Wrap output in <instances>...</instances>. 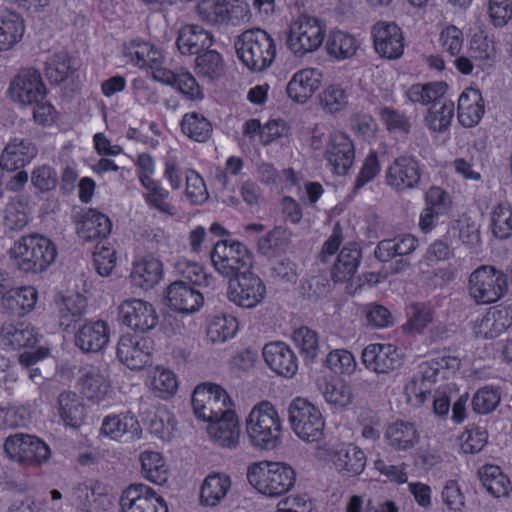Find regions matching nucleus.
<instances>
[{
    "label": "nucleus",
    "mask_w": 512,
    "mask_h": 512,
    "mask_svg": "<svg viewBox=\"0 0 512 512\" xmlns=\"http://www.w3.org/2000/svg\"><path fill=\"white\" fill-rule=\"evenodd\" d=\"M8 254L21 272L38 274L46 271L54 263L57 248L49 238L33 233L15 241Z\"/></svg>",
    "instance_id": "f257e3e1"
},
{
    "label": "nucleus",
    "mask_w": 512,
    "mask_h": 512,
    "mask_svg": "<svg viewBox=\"0 0 512 512\" xmlns=\"http://www.w3.org/2000/svg\"><path fill=\"white\" fill-rule=\"evenodd\" d=\"M250 443L262 450L278 446L282 433L281 420L275 407L268 401L257 403L246 419Z\"/></svg>",
    "instance_id": "f03ea898"
},
{
    "label": "nucleus",
    "mask_w": 512,
    "mask_h": 512,
    "mask_svg": "<svg viewBox=\"0 0 512 512\" xmlns=\"http://www.w3.org/2000/svg\"><path fill=\"white\" fill-rule=\"evenodd\" d=\"M247 479L260 493L278 497L291 490L296 481V473L286 463L260 462L248 468Z\"/></svg>",
    "instance_id": "7ed1b4c3"
},
{
    "label": "nucleus",
    "mask_w": 512,
    "mask_h": 512,
    "mask_svg": "<svg viewBox=\"0 0 512 512\" xmlns=\"http://www.w3.org/2000/svg\"><path fill=\"white\" fill-rule=\"evenodd\" d=\"M235 48L242 63L256 72L270 67L276 56L274 40L259 28L243 32L235 41Z\"/></svg>",
    "instance_id": "20e7f679"
},
{
    "label": "nucleus",
    "mask_w": 512,
    "mask_h": 512,
    "mask_svg": "<svg viewBox=\"0 0 512 512\" xmlns=\"http://www.w3.org/2000/svg\"><path fill=\"white\" fill-rule=\"evenodd\" d=\"M326 25L317 17L301 14L290 24L286 38L289 50L297 57L316 51L323 43Z\"/></svg>",
    "instance_id": "39448f33"
},
{
    "label": "nucleus",
    "mask_w": 512,
    "mask_h": 512,
    "mask_svg": "<svg viewBox=\"0 0 512 512\" xmlns=\"http://www.w3.org/2000/svg\"><path fill=\"white\" fill-rule=\"evenodd\" d=\"M288 421L293 432L303 441L319 442L324 436L325 421L318 407L296 397L288 407Z\"/></svg>",
    "instance_id": "423d86ee"
},
{
    "label": "nucleus",
    "mask_w": 512,
    "mask_h": 512,
    "mask_svg": "<svg viewBox=\"0 0 512 512\" xmlns=\"http://www.w3.org/2000/svg\"><path fill=\"white\" fill-rule=\"evenodd\" d=\"M210 257L216 271L230 280L249 272L252 266V253L238 241H218Z\"/></svg>",
    "instance_id": "0eeeda50"
},
{
    "label": "nucleus",
    "mask_w": 512,
    "mask_h": 512,
    "mask_svg": "<svg viewBox=\"0 0 512 512\" xmlns=\"http://www.w3.org/2000/svg\"><path fill=\"white\" fill-rule=\"evenodd\" d=\"M507 288L506 274L490 265H482L475 269L468 281L469 295L477 304L498 301L504 296Z\"/></svg>",
    "instance_id": "6e6552de"
},
{
    "label": "nucleus",
    "mask_w": 512,
    "mask_h": 512,
    "mask_svg": "<svg viewBox=\"0 0 512 512\" xmlns=\"http://www.w3.org/2000/svg\"><path fill=\"white\" fill-rule=\"evenodd\" d=\"M4 451L9 459L25 466H37L50 459L49 446L36 436L17 433L4 442Z\"/></svg>",
    "instance_id": "1a4fd4ad"
},
{
    "label": "nucleus",
    "mask_w": 512,
    "mask_h": 512,
    "mask_svg": "<svg viewBox=\"0 0 512 512\" xmlns=\"http://www.w3.org/2000/svg\"><path fill=\"white\" fill-rule=\"evenodd\" d=\"M191 403L195 416L206 422L231 411L228 394L216 384L198 385L193 391Z\"/></svg>",
    "instance_id": "9d476101"
},
{
    "label": "nucleus",
    "mask_w": 512,
    "mask_h": 512,
    "mask_svg": "<svg viewBox=\"0 0 512 512\" xmlns=\"http://www.w3.org/2000/svg\"><path fill=\"white\" fill-rule=\"evenodd\" d=\"M46 93L41 73L34 67L21 68L8 87L10 98L23 105H33L42 101Z\"/></svg>",
    "instance_id": "9b49d317"
},
{
    "label": "nucleus",
    "mask_w": 512,
    "mask_h": 512,
    "mask_svg": "<svg viewBox=\"0 0 512 512\" xmlns=\"http://www.w3.org/2000/svg\"><path fill=\"white\" fill-rule=\"evenodd\" d=\"M121 512H168L164 499L143 483H132L120 497Z\"/></svg>",
    "instance_id": "f8f14e48"
},
{
    "label": "nucleus",
    "mask_w": 512,
    "mask_h": 512,
    "mask_svg": "<svg viewBox=\"0 0 512 512\" xmlns=\"http://www.w3.org/2000/svg\"><path fill=\"white\" fill-rule=\"evenodd\" d=\"M265 296V284L259 276L250 271L229 281L227 297L239 307L254 308L263 302Z\"/></svg>",
    "instance_id": "ddd939ff"
},
{
    "label": "nucleus",
    "mask_w": 512,
    "mask_h": 512,
    "mask_svg": "<svg viewBox=\"0 0 512 512\" xmlns=\"http://www.w3.org/2000/svg\"><path fill=\"white\" fill-rule=\"evenodd\" d=\"M373 46L376 53L383 58L394 60L402 56L404 36L395 22L378 21L371 27Z\"/></svg>",
    "instance_id": "4468645a"
},
{
    "label": "nucleus",
    "mask_w": 512,
    "mask_h": 512,
    "mask_svg": "<svg viewBox=\"0 0 512 512\" xmlns=\"http://www.w3.org/2000/svg\"><path fill=\"white\" fill-rule=\"evenodd\" d=\"M153 341L144 336L126 334L117 345V357L132 370L141 369L151 361Z\"/></svg>",
    "instance_id": "2eb2a0df"
},
{
    "label": "nucleus",
    "mask_w": 512,
    "mask_h": 512,
    "mask_svg": "<svg viewBox=\"0 0 512 512\" xmlns=\"http://www.w3.org/2000/svg\"><path fill=\"white\" fill-rule=\"evenodd\" d=\"M118 312L123 324L139 332L153 329L158 322V316L152 304L141 299L123 301Z\"/></svg>",
    "instance_id": "dca6fc26"
},
{
    "label": "nucleus",
    "mask_w": 512,
    "mask_h": 512,
    "mask_svg": "<svg viewBox=\"0 0 512 512\" xmlns=\"http://www.w3.org/2000/svg\"><path fill=\"white\" fill-rule=\"evenodd\" d=\"M422 171L419 162L411 156L396 158L386 171V182L398 192L418 187Z\"/></svg>",
    "instance_id": "f3484780"
},
{
    "label": "nucleus",
    "mask_w": 512,
    "mask_h": 512,
    "mask_svg": "<svg viewBox=\"0 0 512 512\" xmlns=\"http://www.w3.org/2000/svg\"><path fill=\"white\" fill-rule=\"evenodd\" d=\"M362 363L377 374H388L402 365L398 348L392 344L373 343L362 351Z\"/></svg>",
    "instance_id": "a211bd4d"
},
{
    "label": "nucleus",
    "mask_w": 512,
    "mask_h": 512,
    "mask_svg": "<svg viewBox=\"0 0 512 512\" xmlns=\"http://www.w3.org/2000/svg\"><path fill=\"white\" fill-rule=\"evenodd\" d=\"M110 329L104 320L87 321L75 333V345L84 353L100 352L109 342Z\"/></svg>",
    "instance_id": "6ab92c4d"
},
{
    "label": "nucleus",
    "mask_w": 512,
    "mask_h": 512,
    "mask_svg": "<svg viewBox=\"0 0 512 512\" xmlns=\"http://www.w3.org/2000/svg\"><path fill=\"white\" fill-rule=\"evenodd\" d=\"M167 306L180 313H193L203 305V295L187 284L179 280L171 283L165 292Z\"/></svg>",
    "instance_id": "aec40b11"
},
{
    "label": "nucleus",
    "mask_w": 512,
    "mask_h": 512,
    "mask_svg": "<svg viewBox=\"0 0 512 512\" xmlns=\"http://www.w3.org/2000/svg\"><path fill=\"white\" fill-rule=\"evenodd\" d=\"M354 157V145L346 134L336 132L330 136L325 158L334 173L344 175L352 166Z\"/></svg>",
    "instance_id": "412c9836"
},
{
    "label": "nucleus",
    "mask_w": 512,
    "mask_h": 512,
    "mask_svg": "<svg viewBox=\"0 0 512 512\" xmlns=\"http://www.w3.org/2000/svg\"><path fill=\"white\" fill-rule=\"evenodd\" d=\"M266 364L280 376L292 377L298 370V359L294 351L284 342H271L264 346Z\"/></svg>",
    "instance_id": "4be33fe9"
},
{
    "label": "nucleus",
    "mask_w": 512,
    "mask_h": 512,
    "mask_svg": "<svg viewBox=\"0 0 512 512\" xmlns=\"http://www.w3.org/2000/svg\"><path fill=\"white\" fill-rule=\"evenodd\" d=\"M512 325V307H492L476 322L475 335L478 338L494 339Z\"/></svg>",
    "instance_id": "5701e85b"
},
{
    "label": "nucleus",
    "mask_w": 512,
    "mask_h": 512,
    "mask_svg": "<svg viewBox=\"0 0 512 512\" xmlns=\"http://www.w3.org/2000/svg\"><path fill=\"white\" fill-rule=\"evenodd\" d=\"M38 154L36 145L26 138L11 139L2 152V168L13 171L30 163Z\"/></svg>",
    "instance_id": "b1692460"
},
{
    "label": "nucleus",
    "mask_w": 512,
    "mask_h": 512,
    "mask_svg": "<svg viewBox=\"0 0 512 512\" xmlns=\"http://www.w3.org/2000/svg\"><path fill=\"white\" fill-rule=\"evenodd\" d=\"M101 433L113 440L128 436L132 440L141 438L142 428L138 419L131 413H120L106 416L101 425Z\"/></svg>",
    "instance_id": "393cba45"
},
{
    "label": "nucleus",
    "mask_w": 512,
    "mask_h": 512,
    "mask_svg": "<svg viewBox=\"0 0 512 512\" xmlns=\"http://www.w3.org/2000/svg\"><path fill=\"white\" fill-rule=\"evenodd\" d=\"M208 433L222 447L235 448L239 443L240 427L234 411L208 421Z\"/></svg>",
    "instance_id": "a878e982"
},
{
    "label": "nucleus",
    "mask_w": 512,
    "mask_h": 512,
    "mask_svg": "<svg viewBox=\"0 0 512 512\" xmlns=\"http://www.w3.org/2000/svg\"><path fill=\"white\" fill-rule=\"evenodd\" d=\"M213 44V35L200 25H185L176 39L178 50L183 55H199Z\"/></svg>",
    "instance_id": "bb28decb"
},
{
    "label": "nucleus",
    "mask_w": 512,
    "mask_h": 512,
    "mask_svg": "<svg viewBox=\"0 0 512 512\" xmlns=\"http://www.w3.org/2000/svg\"><path fill=\"white\" fill-rule=\"evenodd\" d=\"M321 73L317 69H303L294 74L286 87L289 98L305 103L319 89Z\"/></svg>",
    "instance_id": "cd10ccee"
},
{
    "label": "nucleus",
    "mask_w": 512,
    "mask_h": 512,
    "mask_svg": "<svg viewBox=\"0 0 512 512\" xmlns=\"http://www.w3.org/2000/svg\"><path fill=\"white\" fill-rule=\"evenodd\" d=\"M332 461L342 475L354 477L363 472L366 455L354 444H342L334 451Z\"/></svg>",
    "instance_id": "c85d7f7f"
},
{
    "label": "nucleus",
    "mask_w": 512,
    "mask_h": 512,
    "mask_svg": "<svg viewBox=\"0 0 512 512\" xmlns=\"http://www.w3.org/2000/svg\"><path fill=\"white\" fill-rule=\"evenodd\" d=\"M458 120L467 128L474 127L482 119L485 109L481 92L478 89H465L458 99Z\"/></svg>",
    "instance_id": "c756f323"
},
{
    "label": "nucleus",
    "mask_w": 512,
    "mask_h": 512,
    "mask_svg": "<svg viewBox=\"0 0 512 512\" xmlns=\"http://www.w3.org/2000/svg\"><path fill=\"white\" fill-rule=\"evenodd\" d=\"M110 219L95 209H88L78 223L77 233L85 241L105 239L111 233Z\"/></svg>",
    "instance_id": "7c9ffc66"
},
{
    "label": "nucleus",
    "mask_w": 512,
    "mask_h": 512,
    "mask_svg": "<svg viewBox=\"0 0 512 512\" xmlns=\"http://www.w3.org/2000/svg\"><path fill=\"white\" fill-rule=\"evenodd\" d=\"M385 438L394 450L407 451L419 442L420 435L414 423L397 420L387 427Z\"/></svg>",
    "instance_id": "2f4dec72"
},
{
    "label": "nucleus",
    "mask_w": 512,
    "mask_h": 512,
    "mask_svg": "<svg viewBox=\"0 0 512 512\" xmlns=\"http://www.w3.org/2000/svg\"><path fill=\"white\" fill-rule=\"evenodd\" d=\"M55 408L66 426L78 428L85 418V407L76 393L65 390L56 400Z\"/></svg>",
    "instance_id": "473e14b6"
},
{
    "label": "nucleus",
    "mask_w": 512,
    "mask_h": 512,
    "mask_svg": "<svg viewBox=\"0 0 512 512\" xmlns=\"http://www.w3.org/2000/svg\"><path fill=\"white\" fill-rule=\"evenodd\" d=\"M362 254L357 244L344 246L340 251L331 271L335 282L349 281L356 273Z\"/></svg>",
    "instance_id": "72a5a7b5"
},
{
    "label": "nucleus",
    "mask_w": 512,
    "mask_h": 512,
    "mask_svg": "<svg viewBox=\"0 0 512 512\" xmlns=\"http://www.w3.org/2000/svg\"><path fill=\"white\" fill-rule=\"evenodd\" d=\"M418 246V240L410 234L399 235L393 239H385L378 243L375 256L382 262H387L393 257L411 254Z\"/></svg>",
    "instance_id": "f704fd0d"
},
{
    "label": "nucleus",
    "mask_w": 512,
    "mask_h": 512,
    "mask_svg": "<svg viewBox=\"0 0 512 512\" xmlns=\"http://www.w3.org/2000/svg\"><path fill=\"white\" fill-rule=\"evenodd\" d=\"M78 70L77 62L67 52L59 51L45 62V74L51 84H60Z\"/></svg>",
    "instance_id": "c9c22d12"
},
{
    "label": "nucleus",
    "mask_w": 512,
    "mask_h": 512,
    "mask_svg": "<svg viewBox=\"0 0 512 512\" xmlns=\"http://www.w3.org/2000/svg\"><path fill=\"white\" fill-rule=\"evenodd\" d=\"M37 299L38 292L34 287L16 288L14 285L11 291L1 299V305L13 314L21 316L34 309Z\"/></svg>",
    "instance_id": "e433bc0d"
},
{
    "label": "nucleus",
    "mask_w": 512,
    "mask_h": 512,
    "mask_svg": "<svg viewBox=\"0 0 512 512\" xmlns=\"http://www.w3.org/2000/svg\"><path fill=\"white\" fill-rule=\"evenodd\" d=\"M81 393L89 400L101 401L110 389L108 378L99 368L91 367L78 379Z\"/></svg>",
    "instance_id": "4c0bfd02"
},
{
    "label": "nucleus",
    "mask_w": 512,
    "mask_h": 512,
    "mask_svg": "<svg viewBox=\"0 0 512 512\" xmlns=\"http://www.w3.org/2000/svg\"><path fill=\"white\" fill-rule=\"evenodd\" d=\"M162 274V263L159 260L144 258L134 264L130 278L135 286L148 290L159 283Z\"/></svg>",
    "instance_id": "58836bf2"
},
{
    "label": "nucleus",
    "mask_w": 512,
    "mask_h": 512,
    "mask_svg": "<svg viewBox=\"0 0 512 512\" xmlns=\"http://www.w3.org/2000/svg\"><path fill=\"white\" fill-rule=\"evenodd\" d=\"M24 21L15 12L3 11L0 14V51L14 47L23 37Z\"/></svg>",
    "instance_id": "ea45409f"
},
{
    "label": "nucleus",
    "mask_w": 512,
    "mask_h": 512,
    "mask_svg": "<svg viewBox=\"0 0 512 512\" xmlns=\"http://www.w3.org/2000/svg\"><path fill=\"white\" fill-rule=\"evenodd\" d=\"M359 45V41L354 35L341 30H334L328 35L325 49L330 57L341 61L353 57Z\"/></svg>",
    "instance_id": "a19ab883"
},
{
    "label": "nucleus",
    "mask_w": 512,
    "mask_h": 512,
    "mask_svg": "<svg viewBox=\"0 0 512 512\" xmlns=\"http://www.w3.org/2000/svg\"><path fill=\"white\" fill-rule=\"evenodd\" d=\"M230 487L231 481L227 475L221 473L208 475L201 486V503L209 507L218 505L227 495Z\"/></svg>",
    "instance_id": "79ce46f5"
},
{
    "label": "nucleus",
    "mask_w": 512,
    "mask_h": 512,
    "mask_svg": "<svg viewBox=\"0 0 512 512\" xmlns=\"http://www.w3.org/2000/svg\"><path fill=\"white\" fill-rule=\"evenodd\" d=\"M87 309L86 298L80 294L63 297L58 305L59 325L65 330L79 322Z\"/></svg>",
    "instance_id": "37998d69"
},
{
    "label": "nucleus",
    "mask_w": 512,
    "mask_h": 512,
    "mask_svg": "<svg viewBox=\"0 0 512 512\" xmlns=\"http://www.w3.org/2000/svg\"><path fill=\"white\" fill-rule=\"evenodd\" d=\"M2 342L11 349L33 348L38 343L35 329L23 323L19 325L3 326L1 330Z\"/></svg>",
    "instance_id": "c03bdc74"
},
{
    "label": "nucleus",
    "mask_w": 512,
    "mask_h": 512,
    "mask_svg": "<svg viewBox=\"0 0 512 512\" xmlns=\"http://www.w3.org/2000/svg\"><path fill=\"white\" fill-rule=\"evenodd\" d=\"M482 486L493 497L500 498L508 496L511 490L509 478L495 465H484L478 471Z\"/></svg>",
    "instance_id": "a18cd8bd"
},
{
    "label": "nucleus",
    "mask_w": 512,
    "mask_h": 512,
    "mask_svg": "<svg viewBox=\"0 0 512 512\" xmlns=\"http://www.w3.org/2000/svg\"><path fill=\"white\" fill-rule=\"evenodd\" d=\"M182 132L196 142H206L212 135V124L202 114L186 113L180 123Z\"/></svg>",
    "instance_id": "49530a36"
},
{
    "label": "nucleus",
    "mask_w": 512,
    "mask_h": 512,
    "mask_svg": "<svg viewBox=\"0 0 512 512\" xmlns=\"http://www.w3.org/2000/svg\"><path fill=\"white\" fill-rule=\"evenodd\" d=\"M29 222V209L20 199L10 200L3 209V226L5 231L19 232Z\"/></svg>",
    "instance_id": "de8ad7c7"
},
{
    "label": "nucleus",
    "mask_w": 512,
    "mask_h": 512,
    "mask_svg": "<svg viewBox=\"0 0 512 512\" xmlns=\"http://www.w3.org/2000/svg\"><path fill=\"white\" fill-rule=\"evenodd\" d=\"M447 87V84L442 81L414 84L406 91V96L412 103L429 105L440 100L446 93Z\"/></svg>",
    "instance_id": "09e8293b"
},
{
    "label": "nucleus",
    "mask_w": 512,
    "mask_h": 512,
    "mask_svg": "<svg viewBox=\"0 0 512 512\" xmlns=\"http://www.w3.org/2000/svg\"><path fill=\"white\" fill-rule=\"evenodd\" d=\"M141 473L152 483L162 485L167 480V468L160 453L144 451L140 455Z\"/></svg>",
    "instance_id": "8fccbe9b"
},
{
    "label": "nucleus",
    "mask_w": 512,
    "mask_h": 512,
    "mask_svg": "<svg viewBox=\"0 0 512 512\" xmlns=\"http://www.w3.org/2000/svg\"><path fill=\"white\" fill-rule=\"evenodd\" d=\"M238 330V322L231 315H216L207 327V337L213 344L224 343L233 338Z\"/></svg>",
    "instance_id": "3c124183"
},
{
    "label": "nucleus",
    "mask_w": 512,
    "mask_h": 512,
    "mask_svg": "<svg viewBox=\"0 0 512 512\" xmlns=\"http://www.w3.org/2000/svg\"><path fill=\"white\" fill-rule=\"evenodd\" d=\"M195 70L198 76L213 81L222 76L224 72V61L216 50L206 49L197 55Z\"/></svg>",
    "instance_id": "603ef678"
},
{
    "label": "nucleus",
    "mask_w": 512,
    "mask_h": 512,
    "mask_svg": "<svg viewBox=\"0 0 512 512\" xmlns=\"http://www.w3.org/2000/svg\"><path fill=\"white\" fill-rule=\"evenodd\" d=\"M439 369L440 363L434 360L427 361L419 366L418 375L412 381V390L420 399L419 402L424 403L430 395V385L436 381Z\"/></svg>",
    "instance_id": "864d4df0"
},
{
    "label": "nucleus",
    "mask_w": 512,
    "mask_h": 512,
    "mask_svg": "<svg viewBox=\"0 0 512 512\" xmlns=\"http://www.w3.org/2000/svg\"><path fill=\"white\" fill-rule=\"evenodd\" d=\"M142 186L147 190L144 199L150 207L168 215L175 214L174 207L166 202L169 192L161 186L159 181L148 179L146 176L142 178Z\"/></svg>",
    "instance_id": "5fc2aeb1"
},
{
    "label": "nucleus",
    "mask_w": 512,
    "mask_h": 512,
    "mask_svg": "<svg viewBox=\"0 0 512 512\" xmlns=\"http://www.w3.org/2000/svg\"><path fill=\"white\" fill-rule=\"evenodd\" d=\"M491 229L495 237L508 239L512 235V206L501 202L491 212Z\"/></svg>",
    "instance_id": "6e6d98bb"
},
{
    "label": "nucleus",
    "mask_w": 512,
    "mask_h": 512,
    "mask_svg": "<svg viewBox=\"0 0 512 512\" xmlns=\"http://www.w3.org/2000/svg\"><path fill=\"white\" fill-rule=\"evenodd\" d=\"M293 341L301 355L307 361H313L319 351V339L316 331L302 326L293 333Z\"/></svg>",
    "instance_id": "4d7b16f0"
},
{
    "label": "nucleus",
    "mask_w": 512,
    "mask_h": 512,
    "mask_svg": "<svg viewBox=\"0 0 512 512\" xmlns=\"http://www.w3.org/2000/svg\"><path fill=\"white\" fill-rule=\"evenodd\" d=\"M199 14L211 24H229V0H202L198 6Z\"/></svg>",
    "instance_id": "13d9d810"
},
{
    "label": "nucleus",
    "mask_w": 512,
    "mask_h": 512,
    "mask_svg": "<svg viewBox=\"0 0 512 512\" xmlns=\"http://www.w3.org/2000/svg\"><path fill=\"white\" fill-rule=\"evenodd\" d=\"M454 115V103L445 100L438 110L429 109L425 116L426 125L434 132H444L451 124Z\"/></svg>",
    "instance_id": "bf43d9fd"
},
{
    "label": "nucleus",
    "mask_w": 512,
    "mask_h": 512,
    "mask_svg": "<svg viewBox=\"0 0 512 512\" xmlns=\"http://www.w3.org/2000/svg\"><path fill=\"white\" fill-rule=\"evenodd\" d=\"M324 398L331 405L345 408L352 404L354 395L348 383L343 380H337L326 385Z\"/></svg>",
    "instance_id": "052dcab7"
},
{
    "label": "nucleus",
    "mask_w": 512,
    "mask_h": 512,
    "mask_svg": "<svg viewBox=\"0 0 512 512\" xmlns=\"http://www.w3.org/2000/svg\"><path fill=\"white\" fill-rule=\"evenodd\" d=\"M407 315L409 320L406 325L413 332L423 331L433 320L432 308L422 302L411 303L408 306Z\"/></svg>",
    "instance_id": "680f3d73"
},
{
    "label": "nucleus",
    "mask_w": 512,
    "mask_h": 512,
    "mask_svg": "<svg viewBox=\"0 0 512 512\" xmlns=\"http://www.w3.org/2000/svg\"><path fill=\"white\" fill-rule=\"evenodd\" d=\"M325 364L335 373L352 374L356 368V360L353 354L346 349H335L329 352Z\"/></svg>",
    "instance_id": "e2e57ef3"
},
{
    "label": "nucleus",
    "mask_w": 512,
    "mask_h": 512,
    "mask_svg": "<svg viewBox=\"0 0 512 512\" xmlns=\"http://www.w3.org/2000/svg\"><path fill=\"white\" fill-rule=\"evenodd\" d=\"M500 399L498 389L488 386L480 388L472 398L473 411L478 414H489L499 405Z\"/></svg>",
    "instance_id": "0e129e2a"
},
{
    "label": "nucleus",
    "mask_w": 512,
    "mask_h": 512,
    "mask_svg": "<svg viewBox=\"0 0 512 512\" xmlns=\"http://www.w3.org/2000/svg\"><path fill=\"white\" fill-rule=\"evenodd\" d=\"M152 390L162 399H168L177 391V380L170 370H158L152 380Z\"/></svg>",
    "instance_id": "69168bd1"
},
{
    "label": "nucleus",
    "mask_w": 512,
    "mask_h": 512,
    "mask_svg": "<svg viewBox=\"0 0 512 512\" xmlns=\"http://www.w3.org/2000/svg\"><path fill=\"white\" fill-rule=\"evenodd\" d=\"M321 103L330 113L343 110L348 104V94L339 85H330L321 94Z\"/></svg>",
    "instance_id": "338daca9"
},
{
    "label": "nucleus",
    "mask_w": 512,
    "mask_h": 512,
    "mask_svg": "<svg viewBox=\"0 0 512 512\" xmlns=\"http://www.w3.org/2000/svg\"><path fill=\"white\" fill-rule=\"evenodd\" d=\"M178 267L183 277L194 285L215 287L216 279L211 274H208L201 265L183 262L179 263Z\"/></svg>",
    "instance_id": "774afa93"
}]
</instances>
